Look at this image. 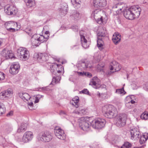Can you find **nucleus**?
I'll return each instance as SVG.
<instances>
[{
  "instance_id": "obj_1",
  "label": "nucleus",
  "mask_w": 148,
  "mask_h": 148,
  "mask_svg": "<svg viewBox=\"0 0 148 148\" xmlns=\"http://www.w3.org/2000/svg\"><path fill=\"white\" fill-rule=\"evenodd\" d=\"M141 10V8L138 6L133 5L124 10L123 13L124 16L126 18L132 20L138 18Z\"/></svg>"
},
{
  "instance_id": "obj_2",
  "label": "nucleus",
  "mask_w": 148,
  "mask_h": 148,
  "mask_svg": "<svg viewBox=\"0 0 148 148\" xmlns=\"http://www.w3.org/2000/svg\"><path fill=\"white\" fill-rule=\"evenodd\" d=\"M102 110L104 115L108 118L115 117L117 114L116 108L112 105L105 106L103 107Z\"/></svg>"
},
{
  "instance_id": "obj_3",
  "label": "nucleus",
  "mask_w": 148,
  "mask_h": 148,
  "mask_svg": "<svg viewBox=\"0 0 148 148\" xmlns=\"http://www.w3.org/2000/svg\"><path fill=\"white\" fill-rule=\"evenodd\" d=\"M52 138L51 133L48 131L40 132L37 136V138L38 141L45 142H49Z\"/></svg>"
},
{
  "instance_id": "obj_4",
  "label": "nucleus",
  "mask_w": 148,
  "mask_h": 148,
  "mask_svg": "<svg viewBox=\"0 0 148 148\" xmlns=\"http://www.w3.org/2000/svg\"><path fill=\"white\" fill-rule=\"evenodd\" d=\"M106 0H94L93 5L95 10L92 12L97 13L101 11L102 8L106 5Z\"/></svg>"
},
{
  "instance_id": "obj_5",
  "label": "nucleus",
  "mask_w": 148,
  "mask_h": 148,
  "mask_svg": "<svg viewBox=\"0 0 148 148\" xmlns=\"http://www.w3.org/2000/svg\"><path fill=\"white\" fill-rule=\"evenodd\" d=\"M85 117H81L78 120V122L79 123V126L80 129L84 131H87L90 129L89 123H92L86 121Z\"/></svg>"
},
{
  "instance_id": "obj_6",
  "label": "nucleus",
  "mask_w": 148,
  "mask_h": 148,
  "mask_svg": "<svg viewBox=\"0 0 148 148\" xmlns=\"http://www.w3.org/2000/svg\"><path fill=\"white\" fill-rule=\"evenodd\" d=\"M34 60H37L40 63L46 62L49 59V56L47 54L44 53H34L33 56Z\"/></svg>"
},
{
  "instance_id": "obj_7",
  "label": "nucleus",
  "mask_w": 148,
  "mask_h": 148,
  "mask_svg": "<svg viewBox=\"0 0 148 148\" xmlns=\"http://www.w3.org/2000/svg\"><path fill=\"white\" fill-rule=\"evenodd\" d=\"M105 123V120L101 118L93 120L92 121V123H90L91 125L93 128L97 129H100L103 127Z\"/></svg>"
},
{
  "instance_id": "obj_8",
  "label": "nucleus",
  "mask_w": 148,
  "mask_h": 148,
  "mask_svg": "<svg viewBox=\"0 0 148 148\" xmlns=\"http://www.w3.org/2000/svg\"><path fill=\"white\" fill-rule=\"evenodd\" d=\"M18 56L22 59L26 60L27 59L29 56V51L26 48L20 47L17 51Z\"/></svg>"
},
{
  "instance_id": "obj_9",
  "label": "nucleus",
  "mask_w": 148,
  "mask_h": 148,
  "mask_svg": "<svg viewBox=\"0 0 148 148\" xmlns=\"http://www.w3.org/2000/svg\"><path fill=\"white\" fill-rule=\"evenodd\" d=\"M51 71L53 75L58 76L62 71L64 70V68L60 64H54L51 66Z\"/></svg>"
},
{
  "instance_id": "obj_10",
  "label": "nucleus",
  "mask_w": 148,
  "mask_h": 148,
  "mask_svg": "<svg viewBox=\"0 0 148 148\" xmlns=\"http://www.w3.org/2000/svg\"><path fill=\"white\" fill-rule=\"evenodd\" d=\"M4 11L7 14L9 15H14L18 12V10L15 7L9 5L5 6Z\"/></svg>"
},
{
  "instance_id": "obj_11",
  "label": "nucleus",
  "mask_w": 148,
  "mask_h": 148,
  "mask_svg": "<svg viewBox=\"0 0 148 148\" xmlns=\"http://www.w3.org/2000/svg\"><path fill=\"white\" fill-rule=\"evenodd\" d=\"M127 119V115L126 114H119L116 119V125L119 127H121L125 125L126 120Z\"/></svg>"
},
{
  "instance_id": "obj_12",
  "label": "nucleus",
  "mask_w": 148,
  "mask_h": 148,
  "mask_svg": "<svg viewBox=\"0 0 148 148\" xmlns=\"http://www.w3.org/2000/svg\"><path fill=\"white\" fill-rule=\"evenodd\" d=\"M13 94L12 89L10 88H8L0 93V99L2 100L7 99L11 97Z\"/></svg>"
},
{
  "instance_id": "obj_13",
  "label": "nucleus",
  "mask_w": 148,
  "mask_h": 148,
  "mask_svg": "<svg viewBox=\"0 0 148 148\" xmlns=\"http://www.w3.org/2000/svg\"><path fill=\"white\" fill-rule=\"evenodd\" d=\"M77 66L81 70H84L87 68H90L92 66V63L88 61H82L78 64Z\"/></svg>"
},
{
  "instance_id": "obj_14",
  "label": "nucleus",
  "mask_w": 148,
  "mask_h": 148,
  "mask_svg": "<svg viewBox=\"0 0 148 148\" xmlns=\"http://www.w3.org/2000/svg\"><path fill=\"white\" fill-rule=\"evenodd\" d=\"M1 54L2 58H4V60L12 59L14 57L13 54L11 51L8 50L7 49H5L3 50Z\"/></svg>"
},
{
  "instance_id": "obj_15",
  "label": "nucleus",
  "mask_w": 148,
  "mask_h": 148,
  "mask_svg": "<svg viewBox=\"0 0 148 148\" xmlns=\"http://www.w3.org/2000/svg\"><path fill=\"white\" fill-rule=\"evenodd\" d=\"M33 137L32 132L31 131H27L24 134L21 141L27 143L31 140Z\"/></svg>"
},
{
  "instance_id": "obj_16",
  "label": "nucleus",
  "mask_w": 148,
  "mask_h": 148,
  "mask_svg": "<svg viewBox=\"0 0 148 148\" xmlns=\"http://www.w3.org/2000/svg\"><path fill=\"white\" fill-rule=\"evenodd\" d=\"M131 138L132 140H137L140 136V132L136 128L130 130Z\"/></svg>"
},
{
  "instance_id": "obj_17",
  "label": "nucleus",
  "mask_w": 148,
  "mask_h": 148,
  "mask_svg": "<svg viewBox=\"0 0 148 148\" xmlns=\"http://www.w3.org/2000/svg\"><path fill=\"white\" fill-rule=\"evenodd\" d=\"M20 69L19 64L17 63H14L11 66L9 72L13 75H15L18 73Z\"/></svg>"
},
{
  "instance_id": "obj_18",
  "label": "nucleus",
  "mask_w": 148,
  "mask_h": 148,
  "mask_svg": "<svg viewBox=\"0 0 148 148\" xmlns=\"http://www.w3.org/2000/svg\"><path fill=\"white\" fill-rule=\"evenodd\" d=\"M54 132L56 136L58 138L61 140H64L65 137L64 135V132L60 128L55 130Z\"/></svg>"
},
{
  "instance_id": "obj_19",
  "label": "nucleus",
  "mask_w": 148,
  "mask_h": 148,
  "mask_svg": "<svg viewBox=\"0 0 148 148\" xmlns=\"http://www.w3.org/2000/svg\"><path fill=\"white\" fill-rule=\"evenodd\" d=\"M68 7L67 4L65 3H63L60 4V8L59 9V11L61 14L65 15L66 14L68 10Z\"/></svg>"
},
{
  "instance_id": "obj_20",
  "label": "nucleus",
  "mask_w": 148,
  "mask_h": 148,
  "mask_svg": "<svg viewBox=\"0 0 148 148\" xmlns=\"http://www.w3.org/2000/svg\"><path fill=\"white\" fill-rule=\"evenodd\" d=\"M110 69L112 71L114 69L115 72L121 69L119 64L115 61H113L110 64Z\"/></svg>"
},
{
  "instance_id": "obj_21",
  "label": "nucleus",
  "mask_w": 148,
  "mask_h": 148,
  "mask_svg": "<svg viewBox=\"0 0 148 148\" xmlns=\"http://www.w3.org/2000/svg\"><path fill=\"white\" fill-rule=\"evenodd\" d=\"M80 36L81 42L82 45L84 48H87L89 47V44L87 40L85 38V36L82 34H81L80 32Z\"/></svg>"
},
{
  "instance_id": "obj_22",
  "label": "nucleus",
  "mask_w": 148,
  "mask_h": 148,
  "mask_svg": "<svg viewBox=\"0 0 148 148\" xmlns=\"http://www.w3.org/2000/svg\"><path fill=\"white\" fill-rule=\"evenodd\" d=\"M99 12H97L96 13H95L94 12H92L91 17L92 18H93L96 21L97 23L100 24H101L103 23V17L102 16L100 17V16L98 18H97V17H96V15H95V14L98 15V13H99Z\"/></svg>"
},
{
  "instance_id": "obj_23",
  "label": "nucleus",
  "mask_w": 148,
  "mask_h": 148,
  "mask_svg": "<svg viewBox=\"0 0 148 148\" xmlns=\"http://www.w3.org/2000/svg\"><path fill=\"white\" fill-rule=\"evenodd\" d=\"M99 79L97 76H95L92 79V81H91V84L93 87L95 89H98L99 87V84L97 83Z\"/></svg>"
},
{
  "instance_id": "obj_24",
  "label": "nucleus",
  "mask_w": 148,
  "mask_h": 148,
  "mask_svg": "<svg viewBox=\"0 0 148 148\" xmlns=\"http://www.w3.org/2000/svg\"><path fill=\"white\" fill-rule=\"evenodd\" d=\"M121 38V35L119 33H117L113 36L112 40L113 42L117 45L120 42Z\"/></svg>"
},
{
  "instance_id": "obj_25",
  "label": "nucleus",
  "mask_w": 148,
  "mask_h": 148,
  "mask_svg": "<svg viewBox=\"0 0 148 148\" xmlns=\"http://www.w3.org/2000/svg\"><path fill=\"white\" fill-rule=\"evenodd\" d=\"M27 123H22L17 130V132L20 133L25 131L27 129Z\"/></svg>"
},
{
  "instance_id": "obj_26",
  "label": "nucleus",
  "mask_w": 148,
  "mask_h": 148,
  "mask_svg": "<svg viewBox=\"0 0 148 148\" xmlns=\"http://www.w3.org/2000/svg\"><path fill=\"white\" fill-rule=\"evenodd\" d=\"M19 96L23 100L27 101L30 98V96L27 93L20 92Z\"/></svg>"
},
{
  "instance_id": "obj_27",
  "label": "nucleus",
  "mask_w": 148,
  "mask_h": 148,
  "mask_svg": "<svg viewBox=\"0 0 148 148\" xmlns=\"http://www.w3.org/2000/svg\"><path fill=\"white\" fill-rule=\"evenodd\" d=\"M4 26L6 29H7L10 27H12L14 26H17V24L14 22L8 21L5 23Z\"/></svg>"
},
{
  "instance_id": "obj_28",
  "label": "nucleus",
  "mask_w": 148,
  "mask_h": 148,
  "mask_svg": "<svg viewBox=\"0 0 148 148\" xmlns=\"http://www.w3.org/2000/svg\"><path fill=\"white\" fill-rule=\"evenodd\" d=\"M36 37L41 43L44 42V41H46L49 38V36H46V37H45V36H43L40 35H37Z\"/></svg>"
},
{
  "instance_id": "obj_29",
  "label": "nucleus",
  "mask_w": 148,
  "mask_h": 148,
  "mask_svg": "<svg viewBox=\"0 0 148 148\" xmlns=\"http://www.w3.org/2000/svg\"><path fill=\"white\" fill-rule=\"evenodd\" d=\"M140 137L139 142L140 144H144L148 138V133H145L144 135L140 136Z\"/></svg>"
},
{
  "instance_id": "obj_30",
  "label": "nucleus",
  "mask_w": 148,
  "mask_h": 148,
  "mask_svg": "<svg viewBox=\"0 0 148 148\" xmlns=\"http://www.w3.org/2000/svg\"><path fill=\"white\" fill-rule=\"evenodd\" d=\"M37 34L34 35L33 37V40L32 41V44L33 46H38L40 44V42L39 41L38 39L36 37Z\"/></svg>"
},
{
  "instance_id": "obj_31",
  "label": "nucleus",
  "mask_w": 148,
  "mask_h": 148,
  "mask_svg": "<svg viewBox=\"0 0 148 148\" xmlns=\"http://www.w3.org/2000/svg\"><path fill=\"white\" fill-rule=\"evenodd\" d=\"M24 1L28 8L32 7L35 5L34 0H25Z\"/></svg>"
},
{
  "instance_id": "obj_32",
  "label": "nucleus",
  "mask_w": 148,
  "mask_h": 148,
  "mask_svg": "<svg viewBox=\"0 0 148 148\" xmlns=\"http://www.w3.org/2000/svg\"><path fill=\"white\" fill-rule=\"evenodd\" d=\"M71 2L74 7L75 8H78L79 7L81 3V0H71Z\"/></svg>"
},
{
  "instance_id": "obj_33",
  "label": "nucleus",
  "mask_w": 148,
  "mask_h": 148,
  "mask_svg": "<svg viewBox=\"0 0 148 148\" xmlns=\"http://www.w3.org/2000/svg\"><path fill=\"white\" fill-rule=\"evenodd\" d=\"M71 17L75 20H77L80 18V16L79 13L78 11L74 10L71 16Z\"/></svg>"
},
{
  "instance_id": "obj_34",
  "label": "nucleus",
  "mask_w": 148,
  "mask_h": 148,
  "mask_svg": "<svg viewBox=\"0 0 148 148\" xmlns=\"http://www.w3.org/2000/svg\"><path fill=\"white\" fill-rule=\"evenodd\" d=\"M79 99L78 97H76L73 98L72 100V101L71 102L73 105L75 106V107L77 108L79 106L78 102Z\"/></svg>"
},
{
  "instance_id": "obj_35",
  "label": "nucleus",
  "mask_w": 148,
  "mask_h": 148,
  "mask_svg": "<svg viewBox=\"0 0 148 148\" xmlns=\"http://www.w3.org/2000/svg\"><path fill=\"white\" fill-rule=\"evenodd\" d=\"M97 46L100 49H102L103 46V41L101 38L100 37H98L97 40Z\"/></svg>"
},
{
  "instance_id": "obj_36",
  "label": "nucleus",
  "mask_w": 148,
  "mask_h": 148,
  "mask_svg": "<svg viewBox=\"0 0 148 148\" xmlns=\"http://www.w3.org/2000/svg\"><path fill=\"white\" fill-rule=\"evenodd\" d=\"M12 128L11 125H6L5 127L4 133L5 135L7 134L12 131Z\"/></svg>"
},
{
  "instance_id": "obj_37",
  "label": "nucleus",
  "mask_w": 148,
  "mask_h": 148,
  "mask_svg": "<svg viewBox=\"0 0 148 148\" xmlns=\"http://www.w3.org/2000/svg\"><path fill=\"white\" fill-rule=\"evenodd\" d=\"M133 96V95H130L127 97L130 98L131 99L130 102H128L127 103H126V106L129 108H131L132 107V105L133 104L135 103V101L133 100H132V98L131 97Z\"/></svg>"
},
{
  "instance_id": "obj_38",
  "label": "nucleus",
  "mask_w": 148,
  "mask_h": 148,
  "mask_svg": "<svg viewBox=\"0 0 148 148\" xmlns=\"http://www.w3.org/2000/svg\"><path fill=\"white\" fill-rule=\"evenodd\" d=\"M5 105L2 103H0V115L3 114L5 112Z\"/></svg>"
},
{
  "instance_id": "obj_39",
  "label": "nucleus",
  "mask_w": 148,
  "mask_h": 148,
  "mask_svg": "<svg viewBox=\"0 0 148 148\" xmlns=\"http://www.w3.org/2000/svg\"><path fill=\"white\" fill-rule=\"evenodd\" d=\"M132 144L127 141L124 142L121 148H129L131 147Z\"/></svg>"
},
{
  "instance_id": "obj_40",
  "label": "nucleus",
  "mask_w": 148,
  "mask_h": 148,
  "mask_svg": "<svg viewBox=\"0 0 148 148\" xmlns=\"http://www.w3.org/2000/svg\"><path fill=\"white\" fill-rule=\"evenodd\" d=\"M140 118L143 119L147 120L148 119V113L147 111L143 112L140 116Z\"/></svg>"
},
{
  "instance_id": "obj_41",
  "label": "nucleus",
  "mask_w": 148,
  "mask_h": 148,
  "mask_svg": "<svg viewBox=\"0 0 148 148\" xmlns=\"http://www.w3.org/2000/svg\"><path fill=\"white\" fill-rule=\"evenodd\" d=\"M116 92L120 94L123 95H124L126 93V92L124 90V88L123 87H122L121 88L117 89H116Z\"/></svg>"
},
{
  "instance_id": "obj_42",
  "label": "nucleus",
  "mask_w": 148,
  "mask_h": 148,
  "mask_svg": "<svg viewBox=\"0 0 148 148\" xmlns=\"http://www.w3.org/2000/svg\"><path fill=\"white\" fill-rule=\"evenodd\" d=\"M97 36L98 37H104L106 36L105 32L104 30L102 29L101 31L97 34Z\"/></svg>"
},
{
  "instance_id": "obj_43",
  "label": "nucleus",
  "mask_w": 148,
  "mask_h": 148,
  "mask_svg": "<svg viewBox=\"0 0 148 148\" xmlns=\"http://www.w3.org/2000/svg\"><path fill=\"white\" fill-rule=\"evenodd\" d=\"M49 88L47 87H43L42 88H38V91H40L45 92V91H48L49 90Z\"/></svg>"
},
{
  "instance_id": "obj_44",
  "label": "nucleus",
  "mask_w": 148,
  "mask_h": 148,
  "mask_svg": "<svg viewBox=\"0 0 148 148\" xmlns=\"http://www.w3.org/2000/svg\"><path fill=\"white\" fill-rule=\"evenodd\" d=\"M73 31L75 32H77L78 31L79 27L77 25H73L71 28Z\"/></svg>"
},
{
  "instance_id": "obj_45",
  "label": "nucleus",
  "mask_w": 148,
  "mask_h": 148,
  "mask_svg": "<svg viewBox=\"0 0 148 148\" xmlns=\"http://www.w3.org/2000/svg\"><path fill=\"white\" fill-rule=\"evenodd\" d=\"M33 103L31 102L28 104V106L29 109L30 110H32L34 109Z\"/></svg>"
},
{
  "instance_id": "obj_46",
  "label": "nucleus",
  "mask_w": 148,
  "mask_h": 148,
  "mask_svg": "<svg viewBox=\"0 0 148 148\" xmlns=\"http://www.w3.org/2000/svg\"><path fill=\"white\" fill-rule=\"evenodd\" d=\"M58 81L56 77H53L51 82V83L53 85H54V84L58 83Z\"/></svg>"
},
{
  "instance_id": "obj_47",
  "label": "nucleus",
  "mask_w": 148,
  "mask_h": 148,
  "mask_svg": "<svg viewBox=\"0 0 148 148\" xmlns=\"http://www.w3.org/2000/svg\"><path fill=\"white\" fill-rule=\"evenodd\" d=\"M80 93L85 94L87 95H88L89 92L87 89H85L83 90H82L80 92Z\"/></svg>"
},
{
  "instance_id": "obj_48",
  "label": "nucleus",
  "mask_w": 148,
  "mask_h": 148,
  "mask_svg": "<svg viewBox=\"0 0 148 148\" xmlns=\"http://www.w3.org/2000/svg\"><path fill=\"white\" fill-rule=\"evenodd\" d=\"M43 96L42 95H38L37 96H36V99L35 100V101L34 102L35 103H38L39 101V99H40V98H41L43 97Z\"/></svg>"
},
{
  "instance_id": "obj_49",
  "label": "nucleus",
  "mask_w": 148,
  "mask_h": 148,
  "mask_svg": "<svg viewBox=\"0 0 148 148\" xmlns=\"http://www.w3.org/2000/svg\"><path fill=\"white\" fill-rule=\"evenodd\" d=\"M5 78L4 74L3 72H0V80H3Z\"/></svg>"
},
{
  "instance_id": "obj_50",
  "label": "nucleus",
  "mask_w": 148,
  "mask_h": 148,
  "mask_svg": "<svg viewBox=\"0 0 148 148\" xmlns=\"http://www.w3.org/2000/svg\"><path fill=\"white\" fill-rule=\"evenodd\" d=\"M6 29L8 31H10V32H15V29L14 28H13V27H10V28H8Z\"/></svg>"
},
{
  "instance_id": "obj_51",
  "label": "nucleus",
  "mask_w": 148,
  "mask_h": 148,
  "mask_svg": "<svg viewBox=\"0 0 148 148\" xmlns=\"http://www.w3.org/2000/svg\"><path fill=\"white\" fill-rule=\"evenodd\" d=\"M143 88L145 90L148 91V83L145 84L143 86Z\"/></svg>"
},
{
  "instance_id": "obj_52",
  "label": "nucleus",
  "mask_w": 148,
  "mask_h": 148,
  "mask_svg": "<svg viewBox=\"0 0 148 148\" xmlns=\"http://www.w3.org/2000/svg\"><path fill=\"white\" fill-rule=\"evenodd\" d=\"M26 32L28 34V35H29L30 36H33V35L31 29H29V30L28 32Z\"/></svg>"
},
{
  "instance_id": "obj_53",
  "label": "nucleus",
  "mask_w": 148,
  "mask_h": 148,
  "mask_svg": "<svg viewBox=\"0 0 148 148\" xmlns=\"http://www.w3.org/2000/svg\"><path fill=\"white\" fill-rule=\"evenodd\" d=\"M13 112L12 111H11L9 112L6 115V116L8 117H9L10 116H11L13 114Z\"/></svg>"
},
{
  "instance_id": "obj_54",
  "label": "nucleus",
  "mask_w": 148,
  "mask_h": 148,
  "mask_svg": "<svg viewBox=\"0 0 148 148\" xmlns=\"http://www.w3.org/2000/svg\"><path fill=\"white\" fill-rule=\"evenodd\" d=\"M4 3L3 1H0V10L4 6Z\"/></svg>"
},
{
  "instance_id": "obj_55",
  "label": "nucleus",
  "mask_w": 148,
  "mask_h": 148,
  "mask_svg": "<svg viewBox=\"0 0 148 148\" xmlns=\"http://www.w3.org/2000/svg\"><path fill=\"white\" fill-rule=\"evenodd\" d=\"M99 87L98 88H105L106 87V85H99Z\"/></svg>"
},
{
  "instance_id": "obj_56",
  "label": "nucleus",
  "mask_w": 148,
  "mask_h": 148,
  "mask_svg": "<svg viewBox=\"0 0 148 148\" xmlns=\"http://www.w3.org/2000/svg\"><path fill=\"white\" fill-rule=\"evenodd\" d=\"M79 110L80 111V112H78V113L79 114L81 113H83L85 112V110L84 109H81V110Z\"/></svg>"
},
{
  "instance_id": "obj_57",
  "label": "nucleus",
  "mask_w": 148,
  "mask_h": 148,
  "mask_svg": "<svg viewBox=\"0 0 148 148\" xmlns=\"http://www.w3.org/2000/svg\"><path fill=\"white\" fill-rule=\"evenodd\" d=\"M87 75L89 77H90L92 76L91 74L89 72H87Z\"/></svg>"
},
{
  "instance_id": "obj_58",
  "label": "nucleus",
  "mask_w": 148,
  "mask_h": 148,
  "mask_svg": "<svg viewBox=\"0 0 148 148\" xmlns=\"http://www.w3.org/2000/svg\"><path fill=\"white\" fill-rule=\"evenodd\" d=\"M118 143V141L116 139V138L115 139L113 140L112 141V143Z\"/></svg>"
},
{
  "instance_id": "obj_59",
  "label": "nucleus",
  "mask_w": 148,
  "mask_h": 148,
  "mask_svg": "<svg viewBox=\"0 0 148 148\" xmlns=\"http://www.w3.org/2000/svg\"><path fill=\"white\" fill-rule=\"evenodd\" d=\"M3 40L1 38H0V47L1 46L2 44L3 43Z\"/></svg>"
},
{
  "instance_id": "obj_60",
  "label": "nucleus",
  "mask_w": 148,
  "mask_h": 148,
  "mask_svg": "<svg viewBox=\"0 0 148 148\" xmlns=\"http://www.w3.org/2000/svg\"><path fill=\"white\" fill-rule=\"evenodd\" d=\"M60 114L62 115L63 114H66L65 112L63 111H61L60 112Z\"/></svg>"
},
{
  "instance_id": "obj_61",
  "label": "nucleus",
  "mask_w": 148,
  "mask_h": 148,
  "mask_svg": "<svg viewBox=\"0 0 148 148\" xmlns=\"http://www.w3.org/2000/svg\"><path fill=\"white\" fill-rule=\"evenodd\" d=\"M100 64V63H99L98 65V66H99L101 67V69L103 68L104 66V65L103 64L102 65H101Z\"/></svg>"
},
{
  "instance_id": "obj_62",
  "label": "nucleus",
  "mask_w": 148,
  "mask_h": 148,
  "mask_svg": "<svg viewBox=\"0 0 148 148\" xmlns=\"http://www.w3.org/2000/svg\"><path fill=\"white\" fill-rule=\"evenodd\" d=\"M101 95V93H99V92H97V95L99 97H100Z\"/></svg>"
},
{
  "instance_id": "obj_63",
  "label": "nucleus",
  "mask_w": 148,
  "mask_h": 148,
  "mask_svg": "<svg viewBox=\"0 0 148 148\" xmlns=\"http://www.w3.org/2000/svg\"><path fill=\"white\" fill-rule=\"evenodd\" d=\"M75 47H76L77 49H78L79 48V46L77 45H75L73 46V49Z\"/></svg>"
},
{
  "instance_id": "obj_64",
  "label": "nucleus",
  "mask_w": 148,
  "mask_h": 148,
  "mask_svg": "<svg viewBox=\"0 0 148 148\" xmlns=\"http://www.w3.org/2000/svg\"><path fill=\"white\" fill-rule=\"evenodd\" d=\"M49 33V31H46L45 32V34L46 35H47V36L48 35V34Z\"/></svg>"
}]
</instances>
